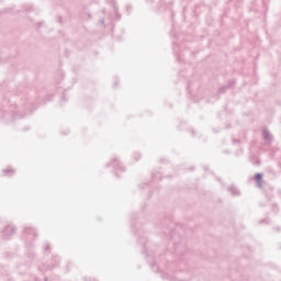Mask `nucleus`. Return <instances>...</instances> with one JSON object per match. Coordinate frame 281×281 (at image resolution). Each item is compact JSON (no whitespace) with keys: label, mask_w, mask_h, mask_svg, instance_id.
<instances>
[{"label":"nucleus","mask_w":281,"mask_h":281,"mask_svg":"<svg viewBox=\"0 0 281 281\" xmlns=\"http://www.w3.org/2000/svg\"><path fill=\"white\" fill-rule=\"evenodd\" d=\"M255 179H256V181H257L258 183H260V181H262V175L257 173V175L255 176Z\"/></svg>","instance_id":"nucleus-1"}]
</instances>
